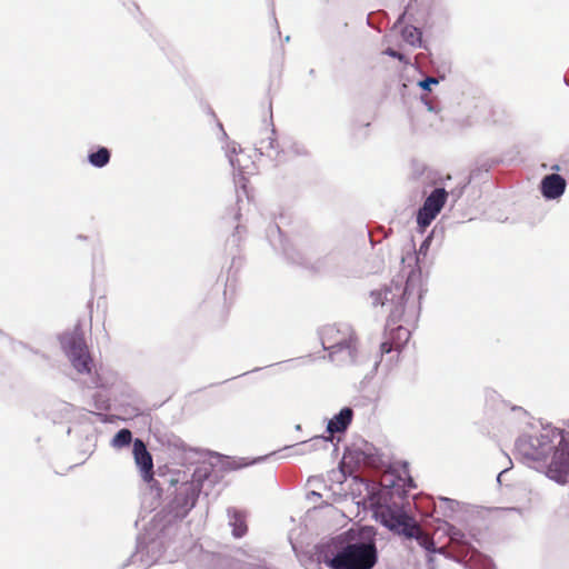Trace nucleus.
I'll use <instances>...</instances> for the list:
<instances>
[{"instance_id": "f257e3e1", "label": "nucleus", "mask_w": 569, "mask_h": 569, "mask_svg": "<svg viewBox=\"0 0 569 569\" xmlns=\"http://www.w3.org/2000/svg\"><path fill=\"white\" fill-rule=\"evenodd\" d=\"M418 277L410 274L405 282L392 281L383 289L371 291L373 307H387L389 310L388 336L380 345L381 353L399 351L410 339L411 332L407 326L416 322L420 312V290L416 282Z\"/></svg>"}, {"instance_id": "f03ea898", "label": "nucleus", "mask_w": 569, "mask_h": 569, "mask_svg": "<svg viewBox=\"0 0 569 569\" xmlns=\"http://www.w3.org/2000/svg\"><path fill=\"white\" fill-rule=\"evenodd\" d=\"M321 343L329 351V358L335 360L336 355L345 353L346 358L355 360L358 350V338L355 331L348 327L328 325L321 330Z\"/></svg>"}, {"instance_id": "7ed1b4c3", "label": "nucleus", "mask_w": 569, "mask_h": 569, "mask_svg": "<svg viewBox=\"0 0 569 569\" xmlns=\"http://www.w3.org/2000/svg\"><path fill=\"white\" fill-rule=\"evenodd\" d=\"M376 561L377 553L373 545L352 543L327 561V565L331 569H371Z\"/></svg>"}, {"instance_id": "20e7f679", "label": "nucleus", "mask_w": 569, "mask_h": 569, "mask_svg": "<svg viewBox=\"0 0 569 569\" xmlns=\"http://www.w3.org/2000/svg\"><path fill=\"white\" fill-rule=\"evenodd\" d=\"M64 348L71 365L79 373L91 372L93 360L82 335L72 333L69 336Z\"/></svg>"}, {"instance_id": "39448f33", "label": "nucleus", "mask_w": 569, "mask_h": 569, "mask_svg": "<svg viewBox=\"0 0 569 569\" xmlns=\"http://www.w3.org/2000/svg\"><path fill=\"white\" fill-rule=\"evenodd\" d=\"M381 522L390 530L406 536L409 530L417 532L416 520L397 506H383L378 511Z\"/></svg>"}, {"instance_id": "423d86ee", "label": "nucleus", "mask_w": 569, "mask_h": 569, "mask_svg": "<svg viewBox=\"0 0 569 569\" xmlns=\"http://www.w3.org/2000/svg\"><path fill=\"white\" fill-rule=\"evenodd\" d=\"M448 198V192L443 188L435 189L425 200L423 206L419 209L417 216L418 224L425 229L435 220L443 208Z\"/></svg>"}, {"instance_id": "0eeeda50", "label": "nucleus", "mask_w": 569, "mask_h": 569, "mask_svg": "<svg viewBox=\"0 0 569 569\" xmlns=\"http://www.w3.org/2000/svg\"><path fill=\"white\" fill-rule=\"evenodd\" d=\"M547 475L549 478L560 483H566L569 476V446L560 442L556 448L552 459L548 466Z\"/></svg>"}, {"instance_id": "6e6552de", "label": "nucleus", "mask_w": 569, "mask_h": 569, "mask_svg": "<svg viewBox=\"0 0 569 569\" xmlns=\"http://www.w3.org/2000/svg\"><path fill=\"white\" fill-rule=\"evenodd\" d=\"M133 458L140 471L141 478L144 482L150 483L153 480V459L151 453L147 450L144 442L141 439L133 441Z\"/></svg>"}, {"instance_id": "1a4fd4ad", "label": "nucleus", "mask_w": 569, "mask_h": 569, "mask_svg": "<svg viewBox=\"0 0 569 569\" xmlns=\"http://www.w3.org/2000/svg\"><path fill=\"white\" fill-rule=\"evenodd\" d=\"M449 547L459 561H465L470 563V566H472L473 561L482 557L478 550L465 540V535L458 531L452 532L450 536Z\"/></svg>"}, {"instance_id": "9d476101", "label": "nucleus", "mask_w": 569, "mask_h": 569, "mask_svg": "<svg viewBox=\"0 0 569 569\" xmlns=\"http://www.w3.org/2000/svg\"><path fill=\"white\" fill-rule=\"evenodd\" d=\"M566 189V180L556 173L546 176L541 181V192L548 199L560 197Z\"/></svg>"}, {"instance_id": "9b49d317", "label": "nucleus", "mask_w": 569, "mask_h": 569, "mask_svg": "<svg viewBox=\"0 0 569 569\" xmlns=\"http://www.w3.org/2000/svg\"><path fill=\"white\" fill-rule=\"evenodd\" d=\"M353 412L350 408H343L328 423L327 430L333 435L336 432H343L351 423Z\"/></svg>"}, {"instance_id": "f8f14e48", "label": "nucleus", "mask_w": 569, "mask_h": 569, "mask_svg": "<svg viewBox=\"0 0 569 569\" xmlns=\"http://www.w3.org/2000/svg\"><path fill=\"white\" fill-rule=\"evenodd\" d=\"M417 532H413V530H409L408 533L405 536L407 538H416L418 543L423 547L426 550L432 551L433 549V540L431 537L425 532L421 527L416 522Z\"/></svg>"}, {"instance_id": "ddd939ff", "label": "nucleus", "mask_w": 569, "mask_h": 569, "mask_svg": "<svg viewBox=\"0 0 569 569\" xmlns=\"http://www.w3.org/2000/svg\"><path fill=\"white\" fill-rule=\"evenodd\" d=\"M421 31L413 26H406L401 31L403 41L413 47L421 44Z\"/></svg>"}, {"instance_id": "4468645a", "label": "nucleus", "mask_w": 569, "mask_h": 569, "mask_svg": "<svg viewBox=\"0 0 569 569\" xmlns=\"http://www.w3.org/2000/svg\"><path fill=\"white\" fill-rule=\"evenodd\" d=\"M109 161L110 152L104 147H101L96 152L89 154V162L97 168L104 167Z\"/></svg>"}, {"instance_id": "2eb2a0df", "label": "nucleus", "mask_w": 569, "mask_h": 569, "mask_svg": "<svg viewBox=\"0 0 569 569\" xmlns=\"http://www.w3.org/2000/svg\"><path fill=\"white\" fill-rule=\"evenodd\" d=\"M132 441V433L129 429H121L113 437L111 445L116 448L129 446Z\"/></svg>"}, {"instance_id": "dca6fc26", "label": "nucleus", "mask_w": 569, "mask_h": 569, "mask_svg": "<svg viewBox=\"0 0 569 569\" xmlns=\"http://www.w3.org/2000/svg\"><path fill=\"white\" fill-rule=\"evenodd\" d=\"M233 535L237 538L242 537L247 532V525L244 518L239 512L233 515L232 519Z\"/></svg>"}, {"instance_id": "f3484780", "label": "nucleus", "mask_w": 569, "mask_h": 569, "mask_svg": "<svg viewBox=\"0 0 569 569\" xmlns=\"http://www.w3.org/2000/svg\"><path fill=\"white\" fill-rule=\"evenodd\" d=\"M278 147L277 140L274 138V131H271L270 136L267 139H262L260 141L259 149L262 152H269L270 150H274Z\"/></svg>"}, {"instance_id": "a211bd4d", "label": "nucleus", "mask_w": 569, "mask_h": 569, "mask_svg": "<svg viewBox=\"0 0 569 569\" xmlns=\"http://www.w3.org/2000/svg\"><path fill=\"white\" fill-rule=\"evenodd\" d=\"M383 53L389 56V57L398 59L399 61L403 62L405 64H409L410 63L405 54L400 53L399 51H396L392 48H387Z\"/></svg>"}, {"instance_id": "6ab92c4d", "label": "nucleus", "mask_w": 569, "mask_h": 569, "mask_svg": "<svg viewBox=\"0 0 569 569\" xmlns=\"http://www.w3.org/2000/svg\"><path fill=\"white\" fill-rule=\"evenodd\" d=\"M403 472L406 473L407 478L406 479H402L401 477H399V480L402 481V487L406 488H415L416 485L413 482V479L408 475V469H407V466L403 467Z\"/></svg>"}, {"instance_id": "aec40b11", "label": "nucleus", "mask_w": 569, "mask_h": 569, "mask_svg": "<svg viewBox=\"0 0 569 569\" xmlns=\"http://www.w3.org/2000/svg\"><path fill=\"white\" fill-rule=\"evenodd\" d=\"M438 83V80L432 77H428L425 80L420 81V87L425 90H431V86Z\"/></svg>"}, {"instance_id": "412c9836", "label": "nucleus", "mask_w": 569, "mask_h": 569, "mask_svg": "<svg viewBox=\"0 0 569 569\" xmlns=\"http://www.w3.org/2000/svg\"><path fill=\"white\" fill-rule=\"evenodd\" d=\"M531 458L535 460H539V459H541V456H540V453H533V455H531Z\"/></svg>"}]
</instances>
